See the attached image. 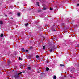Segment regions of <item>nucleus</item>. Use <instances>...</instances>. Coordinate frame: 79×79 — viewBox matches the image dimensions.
<instances>
[{
    "mask_svg": "<svg viewBox=\"0 0 79 79\" xmlns=\"http://www.w3.org/2000/svg\"><path fill=\"white\" fill-rule=\"evenodd\" d=\"M55 49V48H54V47H52L51 48L50 50V52H52V51H54V50Z\"/></svg>",
    "mask_w": 79,
    "mask_h": 79,
    "instance_id": "f257e3e1",
    "label": "nucleus"
},
{
    "mask_svg": "<svg viewBox=\"0 0 79 79\" xmlns=\"http://www.w3.org/2000/svg\"><path fill=\"white\" fill-rule=\"evenodd\" d=\"M14 77L15 78H18V77H19V76H18L17 74L16 75H15Z\"/></svg>",
    "mask_w": 79,
    "mask_h": 79,
    "instance_id": "f03ea898",
    "label": "nucleus"
},
{
    "mask_svg": "<svg viewBox=\"0 0 79 79\" xmlns=\"http://www.w3.org/2000/svg\"><path fill=\"white\" fill-rule=\"evenodd\" d=\"M22 50L23 52H25V49L24 48H22Z\"/></svg>",
    "mask_w": 79,
    "mask_h": 79,
    "instance_id": "7ed1b4c3",
    "label": "nucleus"
},
{
    "mask_svg": "<svg viewBox=\"0 0 79 79\" xmlns=\"http://www.w3.org/2000/svg\"><path fill=\"white\" fill-rule=\"evenodd\" d=\"M3 34H1L0 35L1 37H3Z\"/></svg>",
    "mask_w": 79,
    "mask_h": 79,
    "instance_id": "20e7f679",
    "label": "nucleus"
},
{
    "mask_svg": "<svg viewBox=\"0 0 79 79\" xmlns=\"http://www.w3.org/2000/svg\"><path fill=\"white\" fill-rule=\"evenodd\" d=\"M38 13H40L41 12H42V10H38L37 11Z\"/></svg>",
    "mask_w": 79,
    "mask_h": 79,
    "instance_id": "39448f33",
    "label": "nucleus"
},
{
    "mask_svg": "<svg viewBox=\"0 0 79 79\" xmlns=\"http://www.w3.org/2000/svg\"><path fill=\"white\" fill-rule=\"evenodd\" d=\"M20 15H21V14L19 13H17V16H20Z\"/></svg>",
    "mask_w": 79,
    "mask_h": 79,
    "instance_id": "423d86ee",
    "label": "nucleus"
},
{
    "mask_svg": "<svg viewBox=\"0 0 79 79\" xmlns=\"http://www.w3.org/2000/svg\"><path fill=\"white\" fill-rule=\"evenodd\" d=\"M0 24L1 25L3 24V21H0Z\"/></svg>",
    "mask_w": 79,
    "mask_h": 79,
    "instance_id": "0eeeda50",
    "label": "nucleus"
},
{
    "mask_svg": "<svg viewBox=\"0 0 79 79\" xmlns=\"http://www.w3.org/2000/svg\"><path fill=\"white\" fill-rule=\"evenodd\" d=\"M46 69L47 71H48V70H49V68H48V67H46Z\"/></svg>",
    "mask_w": 79,
    "mask_h": 79,
    "instance_id": "6e6552de",
    "label": "nucleus"
},
{
    "mask_svg": "<svg viewBox=\"0 0 79 79\" xmlns=\"http://www.w3.org/2000/svg\"><path fill=\"white\" fill-rule=\"evenodd\" d=\"M53 78L54 79H56V76L55 75L54 76Z\"/></svg>",
    "mask_w": 79,
    "mask_h": 79,
    "instance_id": "1a4fd4ad",
    "label": "nucleus"
},
{
    "mask_svg": "<svg viewBox=\"0 0 79 79\" xmlns=\"http://www.w3.org/2000/svg\"><path fill=\"white\" fill-rule=\"evenodd\" d=\"M45 45H44L43 47V50H45Z\"/></svg>",
    "mask_w": 79,
    "mask_h": 79,
    "instance_id": "9d476101",
    "label": "nucleus"
},
{
    "mask_svg": "<svg viewBox=\"0 0 79 79\" xmlns=\"http://www.w3.org/2000/svg\"><path fill=\"white\" fill-rule=\"evenodd\" d=\"M32 48H33V47H32V46H31L30 47L29 49L32 50Z\"/></svg>",
    "mask_w": 79,
    "mask_h": 79,
    "instance_id": "9b49d317",
    "label": "nucleus"
},
{
    "mask_svg": "<svg viewBox=\"0 0 79 79\" xmlns=\"http://www.w3.org/2000/svg\"><path fill=\"white\" fill-rule=\"evenodd\" d=\"M27 69H28V70H31V67H28Z\"/></svg>",
    "mask_w": 79,
    "mask_h": 79,
    "instance_id": "f8f14e48",
    "label": "nucleus"
},
{
    "mask_svg": "<svg viewBox=\"0 0 79 79\" xmlns=\"http://www.w3.org/2000/svg\"><path fill=\"white\" fill-rule=\"evenodd\" d=\"M60 66H61V67H62V66H64V65H63V64H60Z\"/></svg>",
    "mask_w": 79,
    "mask_h": 79,
    "instance_id": "ddd939ff",
    "label": "nucleus"
},
{
    "mask_svg": "<svg viewBox=\"0 0 79 79\" xmlns=\"http://www.w3.org/2000/svg\"><path fill=\"white\" fill-rule=\"evenodd\" d=\"M46 9H47L45 7H43L44 10H46Z\"/></svg>",
    "mask_w": 79,
    "mask_h": 79,
    "instance_id": "4468645a",
    "label": "nucleus"
},
{
    "mask_svg": "<svg viewBox=\"0 0 79 79\" xmlns=\"http://www.w3.org/2000/svg\"><path fill=\"white\" fill-rule=\"evenodd\" d=\"M10 63H11V61H8V64H9V65H10Z\"/></svg>",
    "mask_w": 79,
    "mask_h": 79,
    "instance_id": "2eb2a0df",
    "label": "nucleus"
},
{
    "mask_svg": "<svg viewBox=\"0 0 79 79\" xmlns=\"http://www.w3.org/2000/svg\"><path fill=\"white\" fill-rule=\"evenodd\" d=\"M36 57L37 58H39V56L38 55H36Z\"/></svg>",
    "mask_w": 79,
    "mask_h": 79,
    "instance_id": "dca6fc26",
    "label": "nucleus"
},
{
    "mask_svg": "<svg viewBox=\"0 0 79 79\" xmlns=\"http://www.w3.org/2000/svg\"><path fill=\"white\" fill-rule=\"evenodd\" d=\"M19 60H22V59L21 58V57H19Z\"/></svg>",
    "mask_w": 79,
    "mask_h": 79,
    "instance_id": "f3484780",
    "label": "nucleus"
},
{
    "mask_svg": "<svg viewBox=\"0 0 79 79\" xmlns=\"http://www.w3.org/2000/svg\"><path fill=\"white\" fill-rule=\"evenodd\" d=\"M53 8H50V10H53Z\"/></svg>",
    "mask_w": 79,
    "mask_h": 79,
    "instance_id": "a211bd4d",
    "label": "nucleus"
},
{
    "mask_svg": "<svg viewBox=\"0 0 79 79\" xmlns=\"http://www.w3.org/2000/svg\"><path fill=\"white\" fill-rule=\"evenodd\" d=\"M29 24L28 23H27L26 24H25V26H27Z\"/></svg>",
    "mask_w": 79,
    "mask_h": 79,
    "instance_id": "6ab92c4d",
    "label": "nucleus"
},
{
    "mask_svg": "<svg viewBox=\"0 0 79 79\" xmlns=\"http://www.w3.org/2000/svg\"><path fill=\"white\" fill-rule=\"evenodd\" d=\"M19 74H20V73H18V74H17V75H18V76H19Z\"/></svg>",
    "mask_w": 79,
    "mask_h": 79,
    "instance_id": "aec40b11",
    "label": "nucleus"
},
{
    "mask_svg": "<svg viewBox=\"0 0 79 79\" xmlns=\"http://www.w3.org/2000/svg\"><path fill=\"white\" fill-rule=\"evenodd\" d=\"M37 4L38 6H39V3L37 2Z\"/></svg>",
    "mask_w": 79,
    "mask_h": 79,
    "instance_id": "412c9836",
    "label": "nucleus"
},
{
    "mask_svg": "<svg viewBox=\"0 0 79 79\" xmlns=\"http://www.w3.org/2000/svg\"><path fill=\"white\" fill-rule=\"evenodd\" d=\"M43 74V73H41V76H43L42 75Z\"/></svg>",
    "mask_w": 79,
    "mask_h": 79,
    "instance_id": "4be33fe9",
    "label": "nucleus"
},
{
    "mask_svg": "<svg viewBox=\"0 0 79 79\" xmlns=\"http://www.w3.org/2000/svg\"><path fill=\"white\" fill-rule=\"evenodd\" d=\"M77 6H79V4H77Z\"/></svg>",
    "mask_w": 79,
    "mask_h": 79,
    "instance_id": "5701e85b",
    "label": "nucleus"
},
{
    "mask_svg": "<svg viewBox=\"0 0 79 79\" xmlns=\"http://www.w3.org/2000/svg\"><path fill=\"white\" fill-rule=\"evenodd\" d=\"M5 16L6 17H7V15H5Z\"/></svg>",
    "mask_w": 79,
    "mask_h": 79,
    "instance_id": "b1692460",
    "label": "nucleus"
},
{
    "mask_svg": "<svg viewBox=\"0 0 79 79\" xmlns=\"http://www.w3.org/2000/svg\"><path fill=\"white\" fill-rule=\"evenodd\" d=\"M46 62L47 63H49V62L48 61H46Z\"/></svg>",
    "mask_w": 79,
    "mask_h": 79,
    "instance_id": "393cba45",
    "label": "nucleus"
},
{
    "mask_svg": "<svg viewBox=\"0 0 79 79\" xmlns=\"http://www.w3.org/2000/svg\"><path fill=\"white\" fill-rule=\"evenodd\" d=\"M26 52H29V50H26Z\"/></svg>",
    "mask_w": 79,
    "mask_h": 79,
    "instance_id": "a878e982",
    "label": "nucleus"
},
{
    "mask_svg": "<svg viewBox=\"0 0 79 79\" xmlns=\"http://www.w3.org/2000/svg\"><path fill=\"white\" fill-rule=\"evenodd\" d=\"M37 73H40V72H39V71H37Z\"/></svg>",
    "mask_w": 79,
    "mask_h": 79,
    "instance_id": "bb28decb",
    "label": "nucleus"
},
{
    "mask_svg": "<svg viewBox=\"0 0 79 79\" xmlns=\"http://www.w3.org/2000/svg\"><path fill=\"white\" fill-rule=\"evenodd\" d=\"M62 25H64V23H62Z\"/></svg>",
    "mask_w": 79,
    "mask_h": 79,
    "instance_id": "cd10ccee",
    "label": "nucleus"
},
{
    "mask_svg": "<svg viewBox=\"0 0 79 79\" xmlns=\"http://www.w3.org/2000/svg\"><path fill=\"white\" fill-rule=\"evenodd\" d=\"M73 71V72H74V70H71L70 71Z\"/></svg>",
    "mask_w": 79,
    "mask_h": 79,
    "instance_id": "c85d7f7f",
    "label": "nucleus"
},
{
    "mask_svg": "<svg viewBox=\"0 0 79 79\" xmlns=\"http://www.w3.org/2000/svg\"><path fill=\"white\" fill-rule=\"evenodd\" d=\"M20 74H22V72H20Z\"/></svg>",
    "mask_w": 79,
    "mask_h": 79,
    "instance_id": "c756f323",
    "label": "nucleus"
},
{
    "mask_svg": "<svg viewBox=\"0 0 79 79\" xmlns=\"http://www.w3.org/2000/svg\"><path fill=\"white\" fill-rule=\"evenodd\" d=\"M70 77L71 78L72 77V76H70Z\"/></svg>",
    "mask_w": 79,
    "mask_h": 79,
    "instance_id": "7c9ffc66",
    "label": "nucleus"
},
{
    "mask_svg": "<svg viewBox=\"0 0 79 79\" xmlns=\"http://www.w3.org/2000/svg\"><path fill=\"white\" fill-rule=\"evenodd\" d=\"M52 31H55V29H54Z\"/></svg>",
    "mask_w": 79,
    "mask_h": 79,
    "instance_id": "2f4dec72",
    "label": "nucleus"
},
{
    "mask_svg": "<svg viewBox=\"0 0 79 79\" xmlns=\"http://www.w3.org/2000/svg\"><path fill=\"white\" fill-rule=\"evenodd\" d=\"M78 66H79V64H78Z\"/></svg>",
    "mask_w": 79,
    "mask_h": 79,
    "instance_id": "473e14b6",
    "label": "nucleus"
},
{
    "mask_svg": "<svg viewBox=\"0 0 79 79\" xmlns=\"http://www.w3.org/2000/svg\"><path fill=\"white\" fill-rule=\"evenodd\" d=\"M11 19H13V17H11Z\"/></svg>",
    "mask_w": 79,
    "mask_h": 79,
    "instance_id": "72a5a7b5",
    "label": "nucleus"
},
{
    "mask_svg": "<svg viewBox=\"0 0 79 79\" xmlns=\"http://www.w3.org/2000/svg\"><path fill=\"white\" fill-rule=\"evenodd\" d=\"M73 69H74V68H73Z\"/></svg>",
    "mask_w": 79,
    "mask_h": 79,
    "instance_id": "f704fd0d",
    "label": "nucleus"
},
{
    "mask_svg": "<svg viewBox=\"0 0 79 79\" xmlns=\"http://www.w3.org/2000/svg\"><path fill=\"white\" fill-rule=\"evenodd\" d=\"M66 77V76H65L64 77Z\"/></svg>",
    "mask_w": 79,
    "mask_h": 79,
    "instance_id": "c9c22d12",
    "label": "nucleus"
},
{
    "mask_svg": "<svg viewBox=\"0 0 79 79\" xmlns=\"http://www.w3.org/2000/svg\"><path fill=\"white\" fill-rule=\"evenodd\" d=\"M21 67H20V68H21Z\"/></svg>",
    "mask_w": 79,
    "mask_h": 79,
    "instance_id": "e433bc0d",
    "label": "nucleus"
}]
</instances>
